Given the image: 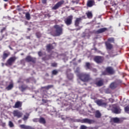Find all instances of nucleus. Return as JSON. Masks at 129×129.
Masks as SVG:
<instances>
[{"mask_svg": "<svg viewBox=\"0 0 129 129\" xmlns=\"http://www.w3.org/2000/svg\"><path fill=\"white\" fill-rule=\"evenodd\" d=\"M80 69L77 68V70L75 71V73L77 74V77H79V79L81 81L86 82L88 80H89V75L86 74H79Z\"/></svg>", "mask_w": 129, "mask_h": 129, "instance_id": "nucleus-1", "label": "nucleus"}, {"mask_svg": "<svg viewBox=\"0 0 129 129\" xmlns=\"http://www.w3.org/2000/svg\"><path fill=\"white\" fill-rule=\"evenodd\" d=\"M54 28L55 29V31L52 33V35L54 37H58L63 34V28H62V27L59 25H55L54 26Z\"/></svg>", "mask_w": 129, "mask_h": 129, "instance_id": "nucleus-2", "label": "nucleus"}, {"mask_svg": "<svg viewBox=\"0 0 129 129\" xmlns=\"http://www.w3.org/2000/svg\"><path fill=\"white\" fill-rule=\"evenodd\" d=\"M72 20H73V16L71 15L66 18L64 21L67 26H70V25L72 24Z\"/></svg>", "mask_w": 129, "mask_h": 129, "instance_id": "nucleus-3", "label": "nucleus"}, {"mask_svg": "<svg viewBox=\"0 0 129 129\" xmlns=\"http://www.w3.org/2000/svg\"><path fill=\"white\" fill-rule=\"evenodd\" d=\"M80 122L82 123H88V124H92V123H94V120L88 119V118H84L80 120Z\"/></svg>", "mask_w": 129, "mask_h": 129, "instance_id": "nucleus-4", "label": "nucleus"}, {"mask_svg": "<svg viewBox=\"0 0 129 129\" xmlns=\"http://www.w3.org/2000/svg\"><path fill=\"white\" fill-rule=\"evenodd\" d=\"M112 110L114 113H116L118 114V113H120V112L121 111V110L120 108H119V107L118 106H116V105H114L113 106V108L112 109Z\"/></svg>", "mask_w": 129, "mask_h": 129, "instance_id": "nucleus-5", "label": "nucleus"}, {"mask_svg": "<svg viewBox=\"0 0 129 129\" xmlns=\"http://www.w3.org/2000/svg\"><path fill=\"white\" fill-rule=\"evenodd\" d=\"M96 103L99 106H102L103 107H107V104L106 103H105L102 100H97L96 101Z\"/></svg>", "mask_w": 129, "mask_h": 129, "instance_id": "nucleus-6", "label": "nucleus"}, {"mask_svg": "<svg viewBox=\"0 0 129 129\" xmlns=\"http://www.w3.org/2000/svg\"><path fill=\"white\" fill-rule=\"evenodd\" d=\"M64 4V1H61L58 2L52 8V10H57Z\"/></svg>", "mask_w": 129, "mask_h": 129, "instance_id": "nucleus-7", "label": "nucleus"}, {"mask_svg": "<svg viewBox=\"0 0 129 129\" xmlns=\"http://www.w3.org/2000/svg\"><path fill=\"white\" fill-rule=\"evenodd\" d=\"M13 114L15 116H17L18 118H20V117H22V116H23V113L19 111H14Z\"/></svg>", "mask_w": 129, "mask_h": 129, "instance_id": "nucleus-8", "label": "nucleus"}, {"mask_svg": "<svg viewBox=\"0 0 129 129\" xmlns=\"http://www.w3.org/2000/svg\"><path fill=\"white\" fill-rule=\"evenodd\" d=\"M16 59L15 57H10L7 61L8 64L13 65V63L16 61Z\"/></svg>", "mask_w": 129, "mask_h": 129, "instance_id": "nucleus-9", "label": "nucleus"}, {"mask_svg": "<svg viewBox=\"0 0 129 129\" xmlns=\"http://www.w3.org/2000/svg\"><path fill=\"white\" fill-rule=\"evenodd\" d=\"M94 60L97 63H100L102 62V57H101V56H96L94 58Z\"/></svg>", "mask_w": 129, "mask_h": 129, "instance_id": "nucleus-10", "label": "nucleus"}, {"mask_svg": "<svg viewBox=\"0 0 129 129\" xmlns=\"http://www.w3.org/2000/svg\"><path fill=\"white\" fill-rule=\"evenodd\" d=\"M106 71H107V72L109 73V74H113V73H114V71H113V69H112L111 67L107 68L106 69Z\"/></svg>", "mask_w": 129, "mask_h": 129, "instance_id": "nucleus-11", "label": "nucleus"}, {"mask_svg": "<svg viewBox=\"0 0 129 129\" xmlns=\"http://www.w3.org/2000/svg\"><path fill=\"white\" fill-rule=\"evenodd\" d=\"M26 60L27 61V62H35L36 61L35 58H33V57L31 56H27Z\"/></svg>", "mask_w": 129, "mask_h": 129, "instance_id": "nucleus-12", "label": "nucleus"}, {"mask_svg": "<svg viewBox=\"0 0 129 129\" xmlns=\"http://www.w3.org/2000/svg\"><path fill=\"white\" fill-rule=\"evenodd\" d=\"M82 19H81V18H78L76 19L75 22V25L76 27H78L80 23V21H82Z\"/></svg>", "mask_w": 129, "mask_h": 129, "instance_id": "nucleus-13", "label": "nucleus"}, {"mask_svg": "<svg viewBox=\"0 0 129 129\" xmlns=\"http://www.w3.org/2000/svg\"><path fill=\"white\" fill-rule=\"evenodd\" d=\"M105 45H106V49H107L108 50H110L112 48V45L109 43V42H106Z\"/></svg>", "mask_w": 129, "mask_h": 129, "instance_id": "nucleus-14", "label": "nucleus"}, {"mask_svg": "<svg viewBox=\"0 0 129 129\" xmlns=\"http://www.w3.org/2000/svg\"><path fill=\"white\" fill-rule=\"evenodd\" d=\"M107 30V28H101L99 29L98 31H96L97 34H101V33H103L104 32H105Z\"/></svg>", "mask_w": 129, "mask_h": 129, "instance_id": "nucleus-15", "label": "nucleus"}, {"mask_svg": "<svg viewBox=\"0 0 129 129\" xmlns=\"http://www.w3.org/2000/svg\"><path fill=\"white\" fill-rule=\"evenodd\" d=\"M22 106V102L20 101H18L15 103V108H19V107H21Z\"/></svg>", "mask_w": 129, "mask_h": 129, "instance_id": "nucleus-16", "label": "nucleus"}, {"mask_svg": "<svg viewBox=\"0 0 129 129\" xmlns=\"http://www.w3.org/2000/svg\"><path fill=\"white\" fill-rule=\"evenodd\" d=\"M52 49H54V46L52 44H48L47 45V51H50V50H52Z\"/></svg>", "mask_w": 129, "mask_h": 129, "instance_id": "nucleus-17", "label": "nucleus"}, {"mask_svg": "<svg viewBox=\"0 0 129 129\" xmlns=\"http://www.w3.org/2000/svg\"><path fill=\"white\" fill-rule=\"evenodd\" d=\"M96 84L97 85V86H102V85H103V81L100 80L97 82Z\"/></svg>", "mask_w": 129, "mask_h": 129, "instance_id": "nucleus-18", "label": "nucleus"}, {"mask_svg": "<svg viewBox=\"0 0 129 129\" xmlns=\"http://www.w3.org/2000/svg\"><path fill=\"white\" fill-rule=\"evenodd\" d=\"M14 87V85L13 83L10 84L8 87H6V89L7 90H11Z\"/></svg>", "mask_w": 129, "mask_h": 129, "instance_id": "nucleus-19", "label": "nucleus"}, {"mask_svg": "<svg viewBox=\"0 0 129 129\" xmlns=\"http://www.w3.org/2000/svg\"><path fill=\"white\" fill-rule=\"evenodd\" d=\"M95 116L98 118H99V117L101 116V114L100 113V112L99 111H96Z\"/></svg>", "mask_w": 129, "mask_h": 129, "instance_id": "nucleus-20", "label": "nucleus"}, {"mask_svg": "<svg viewBox=\"0 0 129 129\" xmlns=\"http://www.w3.org/2000/svg\"><path fill=\"white\" fill-rule=\"evenodd\" d=\"M115 87H116V84H115V83H112L110 85V88H111V89H114Z\"/></svg>", "mask_w": 129, "mask_h": 129, "instance_id": "nucleus-21", "label": "nucleus"}, {"mask_svg": "<svg viewBox=\"0 0 129 129\" xmlns=\"http://www.w3.org/2000/svg\"><path fill=\"white\" fill-rule=\"evenodd\" d=\"M87 6L88 7H89V8H91V7L93 6V2L92 1H88L87 3Z\"/></svg>", "mask_w": 129, "mask_h": 129, "instance_id": "nucleus-22", "label": "nucleus"}, {"mask_svg": "<svg viewBox=\"0 0 129 129\" xmlns=\"http://www.w3.org/2000/svg\"><path fill=\"white\" fill-rule=\"evenodd\" d=\"M86 15L89 19H91V18H92V13L88 12L86 13Z\"/></svg>", "mask_w": 129, "mask_h": 129, "instance_id": "nucleus-23", "label": "nucleus"}, {"mask_svg": "<svg viewBox=\"0 0 129 129\" xmlns=\"http://www.w3.org/2000/svg\"><path fill=\"white\" fill-rule=\"evenodd\" d=\"M39 121L40 123H46V120H45V119L43 117H41L39 119Z\"/></svg>", "mask_w": 129, "mask_h": 129, "instance_id": "nucleus-24", "label": "nucleus"}, {"mask_svg": "<svg viewBox=\"0 0 129 129\" xmlns=\"http://www.w3.org/2000/svg\"><path fill=\"white\" fill-rule=\"evenodd\" d=\"M30 116V114L26 113V114L24 115L23 117V120H27L28 118H29V116Z\"/></svg>", "mask_w": 129, "mask_h": 129, "instance_id": "nucleus-25", "label": "nucleus"}, {"mask_svg": "<svg viewBox=\"0 0 129 129\" xmlns=\"http://www.w3.org/2000/svg\"><path fill=\"white\" fill-rule=\"evenodd\" d=\"M25 17H26L27 20H28V21L31 19V16L30 15V13H26Z\"/></svg>", "mask_w": 129, "mask_h": 129, "instance_id": "nucleus-26", "label": "nucleus"}, {"mask_svg": "<svg viewBox=\"0 0 129 129\" xmlns=\"http://www.w3.org/2000/svg\"><path fill=\"white\" fill-rule=\"evenodd\" d=\"M51 57L55 58V57H58V53L56 52H53L51 54Z\"/></svg>", "mask_w": 129, "mask_h": 129, "instance_id": "nucleus-27", "label": "nucleus"}, {"mask_svg": "<svg viewBox=\"0 0 129 129\" xmlns=\"http://www.w3.org/2000/svg\"><path fill=\"white\" fill-rule=\"evenodd\" d=\"M108 42H110V43H113L114 42V39L113 38H109L108 39Z\"/></svg>", "mask_w": 129, "mask_h": 129, "instance_id": "nucleus-28", "label": "nucleus"}, {"mask_svg": "<svg viewBox=\"0 0 129 129\" xmlns=\"http://www.w3.org/2000/svg\"><path fill=\"white\" fill-rule=\"evenodd\" d=\"M113 121H114V122H118V121H119V119L118 118H113Z\"/></svg>", "mask_w": 129, "mask_h": 129, "instance_id": "nucleus-29", "label": "nucleus"}, {"mask_svg": "<svg viewBox=\"0 0 129 129\" xmlns=\"http://www.w3.org/2000/svg\"><path fill=\"white\" fill-rule=\"evenodd\" d=\"M88 127L85 125H82L80 126V129H87Z\"/></svg>", "mask_w": 129, "mask_h": 129, "instance_id": "nucleus-30", "label": "nucleus"}, {"mask_svg": "<svg viewBox=\"0 0 129 129\" xmlns=\"http://www.w3.org/2000/svg\"><path fill=\"white\" fill-rule=\"evenodd\" d=\"M9 126L10 127H13L14 126V123H13V122H12L11 121H9Z\"/></svg>", "mask_w": 129, "mask_h": 129, "instance_id": "nucleus-31", "label": "nucleus"}, {"mask_svg": "<svg viewBox=\"0 0 129 129\" xmlns=\"http://www.w3.org/2000/svg\"><path fill=\"white\" fill-rule=\"evenodd\" d=\"M9 56V54H8L7 53H4L3 54V59H6V58H7V57Z\"/></svg>", "mask_w": 129, "mask_h": 129, "instance_id": "nucleus-32", "label": "nucleus"}, {"mask_svg": "<svg viewBox=\"0 0 129 129\" xmlns=\"http://www.w3.org/2000/svg\"><path fill=\"white\" fill-rule=\"evenodd\" d=\"M86 66L87 68H88V69H89V68L90 67V63L89 62H86Z\"/></svg>", "mask_w": 129, "mask_h": 129, "instance_id": "nucleus-33", "label": "nucleus"}, {"mask_svg": "<svg viewBox=\"0 0 129 129\" xmlns=\"http://www.w3.org/2000/svg\"><path fill=\"white\" fill-rule=\"evenodd\" d=\"M68 78L70 80L72 79L73 78V75L70 74V76L69 75H68Z\"/></svg>", "mask_w": 129, "mask_h": 129, "instance_id": "nucleus-34", "label": "nucleus"}, {"mask_svg": "<svg viewBox=\"0 0 129 129\" xmlns=\"http://www.w3.org/2000/svg\"><path fill=\"white\" fill-rule=\"evenodd\" d=\"M52 73L53 75H56V74H57V73H58V71H57V70H53L52 71Z\"/></svg>", "mask_w": 129, "mask_h": 129, "instance_id": "nucleus-35", "label": "nucleus"}, {"mask_svg": "<svg viewBox=\"0 0 129 129\" xmlns=\"http://www.w3.org/2000/svg\"><path fill=\"white\" fill-rule=\"evenodd\" d=\"M52 87V85H48L47 86L44 87V88H45V89H50V88H51Z\"/></svg>", "mask_w": 129, "mask_h": 129, "instance_id": "nucleus-36", "label": "nucleus"}, {"mask_svg": "<svg viewBox=\"0 0 129 129\" xmlns=\"http://www.w3.org/2000/svg\"><path fill=\"white\" fill-rule=\"evenodd\" d=\"M124 110L126 112H127V111H129V106H127L125 107Z\"/></svg>", "mask_w": 129, "mask_h": 129, "instance_id": "nucleus-37", "label": "nucleus"}, {"mask_svg": "<svg viewBox=\"0 0 129 129\" xmlns=\"http://www.w3.org/2000/svg\"><path fill=\"white\" fill-rule=\"evenodd\" d=\"M20 127L21 128H24V129H25V127H26V125H25V124H22V125H20Z\"/></svg>", "mask_w": 129, "mask_h": 129, "instance_id": "nucleus-38", "label": "nucleus"}, {"mask_svg": "<svg viewBox=\"0 0 129 129\" xmlns=\"http://www.w3.org/2000/svg\"><path fill=\"white\" fill-rule=\"evenodd\" d=\"M24 129H32V127H31V126L26 125Z\"/></svg>", "mask_w": 129, "mask_h": 129, "instance_id": "nucleus-39", "label": "nucleus"}, {"mask_svg": "<svg viewBox=\"0 0 129 129\" xmlns=\"http://www.w3.org/2000/svg\"><path fill=\"white\" fill-rule=\"evenodd\" d=\"M36 36L37 38H40V37H41V34L40 33H36Z\"/></svg>", "mask_w": 129, "mask_h": 129, "instance_id": "nucleus-40", "label": "nucleus"}, {"mask_svg": "<svg viewBox=\"0 0 129 129\" xmlns=\"http://www.w3.org/2000/svg\"><path fill=\"white\" fill-rule=\"evenodd\" d=\"M51 66H52V67H56V66H57V63H53L51 64Z\"/></svg>", "mask_w": 129, "mask_h": 129, "instance_id": "nucleus-41", "label": "nucleus"}, {"mask_svg": "<svg viewBox=\"0 0 129 129\" xmlns=\"http://www.w3.org/2000/svg\"><path fill=\"white\" fill-rule=\"evenodd\" d=\"M109 102H111V103H112V102H113V101H114V100L112 98H110V99H109Z\"/></svg>", "mask_w": 129, "mask_h": 129, "instance_id": "nucleus-42", "label": "nucleus"}, {"mask_svg": "<svg viewBox=\"0 0 129 129\" xmlns=\"http://www.w3.org/2000/svg\"><path fill=\"white\" fill-rule=\"evenodd\" d=\"M33 121L34 122H37V121H39V119H37V118L34 119Z\"/></svg>", "mask_w": 129, "mask_h": 129, "instance_id": "nucleus-43", "label": "nucleus"}, {"mask_svg": "<svg viewBox=\"0 0 129 129\" xmlns=\"http://www.w3.org/2000/svg\"><path fill=\"white\" fill-rule=\"evenodd\" d=\"M43 4H46L47 0H42Z\"/></svg>", "mask_w": 129, "mask_h": 129, "instance_id": "nucleus-44", "label": "nucleus"}, {"mask_svg": "<svg viewBox=\"0 0 129 129\" xmlns=\"http://www.w3.org/2000/svg\"><path fill=\"white\" fill-rule=\"evenodd\" d=\"M38 55H39V56H41L42 55V53L41 52V51H39L38 52Z\"/></svg>", "mask_w": 129, "mask_h": 129, "instance_id": "nucleus-45", "label": "nucleus"}, {"mask_svg": "<svg viewBox=\"0 0 129 129\" xmlns=\"http://www.w3.org/2000/svg\"><path fill=\"white\" fill-rule=\"evenodd\" d=\"M110 55L111 57H114V56H115V55H112L111 54V53H110Z\"/></svg>", "mask_w": 129, "mask_h": 129, "instance_id": "nucleus-46", "label": "nucleus"}, {"mask_svg": "<svg viewBox=\"0 0 129 129\" xmlns=\"http://www.w3.org/2000/svg\"><path fill=\"white\" fill-rule=\"evenodd\" d=\"M4 30H6V28H4L1 30L2 33H3V32L4 31Z\"/></svg>", "mask_w": 129, "mask_h": 129, "instance_id": "nucleus-47", "label": "nucleus"}, {"mask_svg": "<svg viewBox=\"0 0 129 129\" xmlns=\"http://www.w3.org/2000/svg\"><path fill=\"white\" fill-rule=\"evenodd\" d=\"M89 129H97V128H96V127H91L89 128Z\"/></svg>", "mask_w": 129, "mask_h": 129, "instance_id": "nucleus-48", "label": "nucleus"}, {"mask_svg": "<svg viewBox=\"0 0 129 129\" xmlns=\"http://www.w3.org/2000/svg\"><path fill=\"white\" fill-rule=\"evenodd\" d=\"M106 93H109V92H108V90H106Z\"/></svg>", "mask_w": 129, "mask_h": 129, "instance_id": "nucleus-49", "label": "nucleus"}, {"mask_svg": "<svg viewBox=\"0 0 129 129\" xmlns=\"http://www.w3.org/2000/svg\"><path fill=\"white\" fill-rule=\"evenodd\" d=\"M102 74L103 75H106V73H103Z\"/></svg>", "mask_w": 129, "mask_h": 129, "instance_id": "nucleus-50", "label": "nucleus"}, {"mask_svg": "<svg viewBox=\"0 0 129 129\" xmlns=\"http://www.w3.org/2000/svg\"><path fill=\"white\" fill-rule=\"evenodd\" d=\"M4 2H8V0H4Z\"/></svg>", "mask_w": 129, "mask_h": 129, "instance_id": "nucleus-51", "label": "nucleus"}, {"mask_svg": "<svg viewBox=\"0 0 129 129\" xmlns=\"http://www.w3.org/2000/svg\"><path fill=\"white\" fill-rule=\"evenodd\" d=\"M81 28H78L77 30H80Z\"/></svg>", "mask_w": 129, "mask_h": 129, "instance_id": "nucleus-52", "label": "nucleus"}, {"mask_svg": "<svg viewBox=\"0 0 129 129\" xmlns=\"http://www.w3.org/2000/svg\"><path fill=\"white\" fill-rule=\"evenodd\" d=\"M79 62H81V59L79 60Z\"/></svg>", "mask_w": 129, "mask_h": 129, "instance_id": "nucleus-53", "label": "nucleus"}, {"mask_svg": "<svg viewBox=\"0 0 129 129\" xmlns=\"http://www.w3.org/2000/svg\"><path fill=\"white\" fill-rule=\"evenodd\" d=\"M3 66H4V63H2Z\"/></svg>", "mask_w": 129, "mask_h": 129, "instance_id": "nucleus-54", "label": "nucleus"}, {"mask_svg": "<svg viewBox=\"0 0 129 129\" xmlns=\"http://www.w3.org/2000/svg\"><path fill=\"white\" fill-rule=\"evenodd\" d=\"M109 107H111L110 105H109Z\"/></svg>", "mask_w": 129, "mask_h": 129, "instance_id": "nucleus-55", "label": "nucleus"}, {"mask_svg": "<svg viewBox=\"0 0 129 129\" xmlns=\"http://www.w3.org/2000/svg\"><path fill=\"white\" fill-rule=\"evenodd\" d=\"M110 109V108H109V109Z\"/></svg>", "mask_w": 129, "mask_h": 129, "instance_id": "nucleus-56", "label": "nucleus"}]
</instances>
